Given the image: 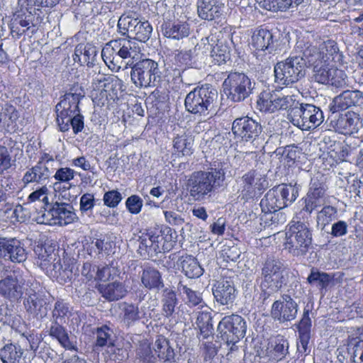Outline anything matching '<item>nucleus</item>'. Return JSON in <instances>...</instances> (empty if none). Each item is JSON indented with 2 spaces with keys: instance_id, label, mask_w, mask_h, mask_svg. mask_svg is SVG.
Returning <instances> with one entry per match:
<instances>
[{
  "instance_id": "de8ad7c7",
  "label": "nucleus",
  "mask_w": 363,
  "mask_h": 363,
  "mask_svg": "<svg viewBox=\"0 0 363 363\" xmlns=\"http://www.w3.org/2000/svg\"><path fill=\"white\" fill-rule=\"evenodd\" d=\"M121 318L127 326L133 325L141 319L139 307L136 304L123 302L120 306Z\"/></svg>"
},
{
  "instance_id": "2eb2a0df",
  "label": "nucleus",
  "mask_w": 363,
  "mask_h": 363,
  "mask_svg": "<svg viewBox=\"0 0 363 363\" xmlns=\"http://www.w3.org/2000/svg\"><path fill=\"white\" fill-rule=\"evenodd\" d=\"M255 82L242 72H230L223 83V91L228 99L240 102L252 93Z\"/></svg>"
},
{
  "instance_id": "49530a36",
  "label": "nucleus",
  "mask_w": 363,
  "mask_h": 363,
  "mask_svg": "<svg viewBox=\"0 0 363 363\" xmlns=\"http://www.w3.org/2000/svg\"><path fill=\"white\" fill-rule=\"evenodd\" d=\"M289 347L288 340L281 335H277L270 342L269 356L274 360L281 361L289 354Z\"/></svg>"
},
{
  "instance_id": "393cba45",
  "label": "nucleus",
  "mask_w": 363,
  "mask_h": 363,
  "mask_svg": "<svg viewBox=\"0 0 363 363\" xmlns=\"http://www.w3.org/2000/svg\"><path fill=\"white\" fill-rule=\"evenodd\" d=\"M21 10L16 11L10 24L11 33L13 38H20L27 31L35 33L33 23L34 16L32 9L28 6H21Z\"/></svg>"
},
{
  "instance_id": "6e6552de",
  "label": "nucleus",
  "mask_w": 363,
  "mask_h": 363,
  "mask_svg": "<svg viewBox=\"0 0 363 363\" xmlns=\"http://www.w3.org/2000/svg\"><path fill=\"white\" fill-rule=\"evenodd\" d=\"M288 225L286 233L285 249L293 256L305 255L312 244V233L303 220L297 218Z\"/></svg>"
},
{
  "instance_id": "4c0bfd02",
  "label": "nucleus",
  "mask_w": 363,
  "mask_h": 363,
  "mask_svg": "<svg viewBox=\"0 0 363 363\" xmlns=\"http://www.w3.org/2000/svg\"><path fill=\"white\" fill-rule=\"evenodd\" d=\"M154 230V252L155 255L169 252L173 247L172 240V230L170 228H155Z\"/></svg>"
},
{
  "instance_id": "c9c22d12",
  "label": "nucleus",
  "mask_w": 363,
  "mask_h": 363,
  "mask_svg": "<svg viewBox=\"0 0 363 363\" xmlns=\"http://www.w3.org/2000/svg\"><path fill=\"white\" fill-rule=\"evenodd\" d=\"M177 265L182 272L189 279L199 278L204 272L197 259L189 255L181 256L177 259Z\"/></svg>"
},
{
  "instance_id": "39448f33",
  "label": "nucleus",
  "mask_w": 363,
  "mask_h": 363,
  "mask_svg": "<svg viewBox=\"0 0 363 363\" xmlns=\"http://www.w3.org/2000/svg\"><path fill=\"white\" fill-rule=\"evenodd\" d=\"M92 86V101L98 106H112L125 90L123 82L113 74H98L94 78Z\"/></svg>"
},
{
  "instance_id": "c756f323",
  "label": "nucleus",
  "mask_w": 363,
  "mask_h": 363,
  "mask_svg": "<svg viewBox=\"0 0 363 363\" xmlns=\"http://www.w3.org/2000/svg\"><path fill=\"white\" fill-rule=\"evenodd\" d=\"M83 247L87 254L94 259H102L105 255H108L112 252L113 243L109 238H85L82 241Z\"/></svg>"
},
{
  "instance_id": "338daca9",
  "label": "nucleus",
  "mask_w": 363,
  "mask_h": 363,
  "mask_svg": "<svg viewBox=\"0 0 363 363\" xmlns=\"http://www.w3.org/2000/svg\"><path fill=\"white\" fill-rule=\"evenodd\" d=\"M48 189L46 185H43L39 189L32 192L28 197L29 202H35L37 201H42L44 208H48L50 205L48 203Z\"/></svg>"
},
{
  "instance_id": "9b49d317",
  "label": "nucleus",
  "mask_w": 363,
  "mask_h": 363,
  "mask_svg": "<svg viewBox=\"0 0 363 363\" xmlns=\"http://www.w3.org/2000/svg\"><path fill=\"white\" fill-rule=\"evenodd\" d=\"M217 97L218 92L212 86H196L186 96L185 108L191 114L206 116L213 108Z\"/></svg>"
},
{
  "instance_id": "052dcab7",
  "label": "nucleus",
  "mask_w": 363,
  "mask_h": 363,
  "mask_svg": "<svg viewBox=\"0 0 363 363\" xmlns=\"http://www.w3.org/2000/svg\"><path fill=\"white\" fill-rule=\"evenodd\" d=\"M139 21L140 23L138 24V26L135 27V29L132 34L133 36V39L135 41L138 40L145 43L151 37L152 26L148 21L143 18H140Z\"/></svg>"
},
{
  "instance_id": "4d7b16f0",
  "label": "nucleus",
  "mask_w": 363,
  "mask_h": 363,
  "mask_svg": "<svg viewBox=\"0 0 363 363\" xmlns=\"http://www.w3.org/2000/svg\"><path fill=\"white\" fill-rule=\"evenodd\" d=\"M153 237V229L147 230L146 233H142V235L139 237L138 251L141 255H147L150 257L155 255Z\"/></svg>"
},
{
  "instance_id": "b1692460",
  "label": "nucleus",
  "mask_w": 363,
  "mask_h": 363,
  "mask_svg": "<svg viewBox=\"0 0 363 363\" xmlns=\"http://www.w3.org/2000/svg\"><path fill=\"white\" fill-rule=\"evenodd\" d=\"M202 41H204V40L202 39ZM205 41L211 43V56L216 64L220 65L230 60L232 42L229 35L219 31L211 34L205 39Z\"/></svg>"
},
{
  "instance_id": "09e8293b",
  "label": "nucleus",
  "mask_w": 363,
  "mask_h": 363,
  "mask_svg": "<svg viewBox=\"0 0 363 363\" xmlns=\"http://www.w3.org/2000/svg\"><path fill=\"white\" fill-rule=\"evenodd\" d=\"M334 277L330 274L320 272L318 269L312 268L310 274L307 278V282L313 286L318 288L321 292L325 290Z\"/></svg>"
},
{
  "instance_id": "0eeeda50",
  "label": "nucleus",
  "mask_w": 363,
  "mask_h": 363,
  "mask_svg": "<svg viewBox=\"0 0 363 363\" xmlns=\"http://www.w3.org/2000/svg\"><path fill=\"white\" fill-rule=\"evenodd\" d=\"M328 190V177L318 172L311 178L308 192L300 201L301 208L297 218L308 220L314 211L324 205Z\"/></svg>"
},
{
  "instance_id": "473e14b6",
  "label": "nucleus",
  "mask_w": 363,
  "mask_h": 363,
  "mask_svg": "<svg viewBox=\"0 0 363 363\" xmlns=\"http://www.w3.org/2000/svg\"><path fill=\"white\" fill-rule=\"evenodd\" d=\"M50 171L45 164L38 161L35 165L28 168L25 172L22 182L25 186L30 183L43 184L48 180Z\"/></svg>"
},
{
  "instance_id": "1a4fd4ad",
  "label": "nucleus",
  "mask_w": 363,
  "mask_h": 363,
  "mask_svg": "<svg viewBox=\"0 0 363 363\" xmlns=\"http://www.w3.org/2000/svg\"><path fill=\"white\" fill-rule=\"evenodd\" d=\"M296 55H291L286 60L279 62L274 66L275 82L279 84H292L305 75L308 60L296 47Z\"/></svg>"
},
{
  "instance_id": "3c124183",
  "label": "nucleus",
  "mask_w": 363,
  "mask_h": 363,
  "mask_svg": "<svg viewBox=\"0 0 363 363\" xmlns=\"http://www.w3.org/2000/svg\"><path fill=\"white\" fill-rule=\"evenodd\" d=\"M71 315L72 308L69 304L61 298L56 300L52 311V322L66 323Z\"/></svg>"
},
{
  "instance_id": "f3484780",
  "label": "nucleus",
  "mask_w": 363,
  "mask_h": 363,
  "mask_svg": "<svg viewBox=\"0 0 363 363\" xmlns=\"http://www.w3.org/2000/svg\"><path fill=\"white\" fill-rule=\"evenodd\" d=\"M218 330L221 339L228 345H231L230 351L232 352L238 349L236 343L245 335L246 322L242 316L237 314L226 315L220 321Z\"/></svg>"
},
{
  "instance_id": "a211bd4d",
  "label": "nucleus",
  "mask_w": 363,
  "mask_h": 363,
  "mask_svg": "<svg viewBox=\"0 0 363 363\" xmlns=\"http://www.w3.org/2000/svg\"><path fill=\"white\" fill-rule=\"evenodd\" d=\"M250 45L257 60L264 66H268L274 51L273 34L266 28L257 29L251 37Z\"/></svg>"
},
{
  "instance_id": "72a5a7b5",
  "label": "nucleus",
  "mask_w": 363,
  "mask_h": 363,
  "mask_svg": "<svg viewBox=\"0 0 363 363\" xmlns=\"http://www.w3.org/2000/svg\"><path fill=\"white\" fill-rule=\"evenodd\" d=\"M97 53L98 50L96 46L90 43H79L75 47L72 58L74 62H77L80 65L92 67L94 65Z\"/></svg>"
},
{
  "instance_id": "f03ea898",
  "label": "nucleus",
  "mask_w": 363,
  "mask_h": 363,
  "mask_svg": "<svg viewBox=\"0 0 363 363\" xmlns=\"http://www.w3.org/2000/svg\"><path fill=\"white\" fill-rule=\"evenodd\" d=\"M297 195L291 186L282 184L269 190L260 201L262 218L266 223L270 220L269 224L277 222L275 213L288 206L296 199Z\"/></svg>"
},
{
  "instance_id": "774afa93",
  "label": "nucleus",
  "mask_w": 363,
  "mask_h": 363,
  "mask_svg": "<svg viewBox=\"0 0 363 363\" xmlns=\"http://www.w3.org/2000/svg\"><path fill=\"white\" fill-rule=\"evenodd\" d=\"M143 205V199L136 194L131 195L125 201V207L132 214H138Z\"/></svg>"
},
{
  "instance_id": "dca6fc26",
  "label": "nucleus",
  "mask_w": 363,
  "mask_h": 363,
  "mask_svg": "<svg viewBox=\"0 0 363 363\" xmlns=\"http://www.w3.org/2000/svg\"><path fill=\"white\" fill-rule=\"evenodd\" d=\"M130 79L136 87L146 89L154 87L160 77L158 64L151 59H143L131 67Z\"/></svg>"
},
{
  "instance_id": "5fc2aeb1",
  "label": "nucleus",
  "mask_w": 363,
  "mask_h": 363,
  "mask_svg": "<svg viewBox=\"0 0 363 363\" xmlns=\"http://www.w3.org/2000/svg\"><path fill=\"white\" fill-rule=\"evenodd\" d=\"M140 18L135 17L130 13L121 15L117 24L118 32L122 35H127L128 37L129 34L132 35L135 27L138 26V24L140 23Z\"/></svg>"
},
{
  "instance_id": "6ab92c4d",
  "label": "nucleus",
  "mask_w": 363,
  "mask_h": 363,
  "mask_svg": "<svg viewBox=\"0 0 363 363\" xmlns=\"http://www.w3.org/2000/svg\"><path fill=\"white\" fill-rule=\"evenodd\" d=\"M28 287V281L10 272L0 279V297L10 303H19Z\"/></svg>"
},
{
  "instance_id": "9d476101",
  "label": "nucleus",
  "mask_w": 363,
  "mask_h": 363,
  "mask_svg": "<svg viewBox=\"0 0 363 363\" xmlns=\"http://www.w3.org/2000/svg\"><path fill=\"white\" fill-rule=\"evenodd\" d=\"M310 55V52H306L308 65L313 67L312 79L314 82L337 88L342 87L347 84V75L343 70L337 67L338 64L317 61L315 57L318 55Z\"/></svg>"
},
{
  "instance_id": "4be33fe9",
  "label": "nucleus",
  "mask_w": 363,
  "mask_h": 363,
  "mask_svg": "<svg viewBox=\"0 0 363 363\" xmlns=\"http://www.w3.org/2000/svg\"><path fill=\"white\" fill-rule=\"evenodd\" d=\"M83 97L84 92L81 86L77 85L72 87L55 106L57 123L79 113V104Z\"/></svg>"
},
{
  "instance_id": "f8f14e48",
  "label": "nucleus",
  "mask_w": 363,
  "mask_h": 363,
  "mask_svg": "<svg viewBox=\"0 0 363 363\" xmlns=\"http://www.w3.org/2000/svg\"><path fill=\"white\" fill-rule=\"evenodd\" d=\"M318 43V45H313L309 42L300 40L296 43V48L300 50L305 57H306L307 52H310V55H318L315 57L317 61L342 65L343 56L335 40L328 39L320 41Z\"/></svg>"
},
{
  "instance_id": "8fccbe9b",
  "label": "nucleus",
  "mask_w": 363,
  "mask_h": 363,
  "mask_svg": "<svg viewBox=\"0 0 363 363\" xmlns=\"http://www.w3.org/2000/svg\"><path fill=\"white\" fill-rule=\"evenodd\" d=\"M162 315L166 318L173 315L176 307L179 303L176 292L170 289L166 288L162 295Z\"/></svg>"
},
{
  "instance_id": "e2e57ef3",
  "label": "nucleus",
  "mask_w": 363,
  "mask_h": 363,
  "mask_svg": "<svg viewBox=\"0 0 363 363\" xmlns=\"http://www.w3.org/2000/svg\"><path fill=\"white\" fill-rule=\"evenodd\" d=\"M177 291L181 294H185L187 299V303L189 306H199L203 307V302L200 294L195 291L191 290L186 285H184L182 281H179L177 286Z\"/></svg>"
},
{
  "instance_id": "13d9d810",
  "label": "nucleus",
  "mask_w": 363,
  "mask_h": 363,
  "mask_svg": "<svg viewBox=\"0 0 363 363\" xmlns=\"http://www.w3.org/2000/svg\"><path fill=\"white\" fill-rule=\"evenodd\" d=\"M23 350L19 345L9 343L0 350V356L6 363H17L21 359Z\"/></svg>"
},
{
  "instance_id": "0e129e2a",
  "label": "nucleus",
  "mask_w": 363,
  "mask_h": 363,
  "mask_svg": "<svg viewBox=\"0 0 363 363\" xmlns=\"http://www.w3.org/2000/svg\"><path fill=\"white\" fill-rule=\"evenodd\" d=\"M111 330L106 325H103L97 328L95 335L96 342L95 348L103 347L104 346H113V340H111Z\"/></svg>"
},
{
  "instance_id": "e433bc0d",
  "label": "nucleus",
  "mask_w": 363,
  "mask_h": 363,
  "mask_svg": "<svg viewBox=\"0 0 363 363\" xmlns=\"http://www.w3.org/2000/svg\"><path fill=\"white\" fill-rule=\"evenodd\" d=\"M162 34L169 38L181 40L189 36L190 26L187 22L174 21L165 22L161 26Z\"/></svg>"
},
{
  "instance_id": "603ef678",
  "label": "nucleus",
  "mask_w": 363,
  "mask_h": 363,
  "mask_svg": "<svg viewBox=\"0 0 363 363\" xmlns=\"http://www.w3.org/2000/svg\"><path fill=\"white\" fill-rule=\"evenodd\" d=\"M303 2V0H260L259 4L268 11H286L291 7L296 6Z\"/></svg>"
},
{
  "instance_id": "79ce46f5",
  "label": "nucleus",
  "mask_w": 363,
  "mask_h": 363,
  "mask_svg": "<svg viewBox=\"0 0 363 363\" xmlns=\"http://www.w3.org/2000/svg\"><path fill=\"white\" fill-rule=\"evenodd\" d=\"M141 282L150 290H160L164 286L161 273L152 267H144L141 274Z\"/></svg>"
},
{
  "instance_id": "bb28decb",
  "label": "nucleus",
  "mask_w": 363,
  "mask_h": 363,
  "mask_svg": "<svg viewBox=\"0 0 363 363\" xmlns=\"http://www.w3.org/2000/svg\"><path fill=\"white\" fill-rule=\"evenodd\" d=\"M215 301L220 306L233 305L238 291L233 280L230 277H223L216 281L212 286Z\"/></svg>"
},
{
  "instance_id": "37998d69",
  "label": "nucleus",
  "mask_w": 363,
  "mask_h": 363,
  "mask_svg": "<svg viewBox=\"0 0 363 363\" xmlns=\"http://www.w3.org/2000/svg\"><path fill=\"white\" fill-rule=\"evenodd\" d=\"M173 148L178 155L187 156L193 153L194 140L189 133L183 130L173 138Z\"/></svg>"
},
{
  "instance_id": "ddd939ff",
  "label": "nucleus",
  "mask_w": 363,
  "mask_h": 363,
  "mask_svg": "<svg viewBox=\"0 0 363 363\" xmlns=\"http://www.w3.org/2000/svg\"><path fill=\"white\" fill-rule=\"evenodd\" d=\"M77 218L70 203L56 202L41 210L35 219L39 224L63 226L74 223Z\"/></svg>"
},
{
  "instance_id": "cd10ccee",
  "label": "nucleus",
  "mask_w": 363,
  "mask_h": 363,
  "mask_svg": "<svg viewBox=\"0 0 363 363\" xmlns=\"http://www.w3.org/2000/svg\"><path fill=\"white\" fill-rule=\"evenodd\" d=\"M0 257L14 263H21L26 260L27 252L19 240L0 238Z\"/></svg>"
},
{
  "instance_id": "bf43d9fd",
  "label": "nucleus",
  "mask_w": 363,
  "mask_h": 363,
  "mask_svg": "<svg viewBox=\"0 0 363 363\" xmlns=\"http://www.w3.org/2000/svg\"><path fill=\"white\" fill-rule=\"evenodd\" d=\"M33 251L36 264L41 268H48L52 260V248H47L43 244H38L35 245Z\"/></svg>"
},
{
  "instance_id": "412c9836",
  "label": "nucleus",
  "mask_w": 363,
  "mask_h": 363,
  "mask_svg": "<svg viewBox=\"0 0 363 363\" xmlns=\"http://www.w3.org/2000/svg\"><path fill=\"white\" fill-rule=\"evenodd\" d=\"M239 197L242 200L248 201L262 191L267 187L268 182L266 177L256 170H250L244 174L240 180Z\"/></svg>"
},
{
  "instance_id": "2f4dec72",
  "label": "nucleus",
  "mask_w": 363,
  "mask_h": 363,
  "mask_svg": "<svg viewBox=\"0 0 363 363\" xmlns=\"http://www.w3.org/2000/svg\"><path fill=\"white\" fill-rule=\"evenodd\" d=\"M224 4L219 0H198L197 12L203 20L213 21L218 18L223 13Z\"/></svg>"
},
{
  "instance_id": "423d86ee",
  "label": "nucleus",
  "mask_w": 363,
  "mask_h": 363,
  "mask_svg": "<svg viewBox=\"0 0 363 363\" xmlns=\"http://www.w3.org/2000/svg\"><path fill=\"white\" fill-rule=\"evenodd\" d=\"M23 299L28 314L36 320H42L50 309L52 297L39 281L28 280Z\"/></svg>"
},
{
  "instance_id": "aec40b11",
  "label": "nucleus",
  "mask_w": 363,
  "mask_h": 363,
  "mask_svg": "<svg viewBox=\"0 0 363 363\" xmlns=\"http://www.w3.org/2000/svg\"><path fill=\"white\" fill-rule=\"evenodd\" d=\"M257 105L261 111L274 112L278 110H288L289 113L291 108L298 105V101L292 96L267 89L259 94Z\"/></svg>"
},
{
  "instance_id": "c03bdc74",
  "label": "nucleus",
  "mask_w": 363,
  "mask_h": 363,
  "mask_svg": "<svg viewBox=\"0 0 363 363\" xmlns=\"http://www.w3.org/2000/svg\"><path fill=\"white\" fill-rule=\"evenodd\" d=\"M196 50V46L193 50L177 51L172 55V62L176 68H178L179 74L181 71L184 72L195 65Z\"/></svg>"
},
{
  "instance_id": "c85d7f7f",
  "label": "nucleus",
  "mask_w": 363,
  "mask_h": 363,
  "mask_svg": "<svg viewBox=\"0 0 363 363\" xmlns=\"http://www.w3.org/2000/svg\"><path fill=\"white\" fill-rule=\"evenodd\" d=\"M363 104V94L359 90H346L335 96L330 104V111L337 113L346 110L352 106H359Z\"/></svg>"
},
{
  "instance_id": "864d4df0",
  "label": "nucleus",
  "mask_w": 363,
  "mask_h": 363,
  "mask_svg": "<svg viewBox=\"0 0 363 363\" xmlns=\"http://www.w3.org/2000/svg\"><path fill=\"white\" fill-rule=\"evenodd\" d=\"M135 357L140 363H157V357L154 354L150 343L143 339L138 342L135 350Z\"/></svg>"
},
{
  "instance_id": "5701e85b",
  "label": "nucleus",
  "mask_w": 363,
  "mask_h": 363,
  "mask_svg": "<svg viewBox=\"0 0 363 363\" xmlns=\"http://www.w3.org/2000/svg\"><path fill=\"white\" fill-rule=\"evenodd\" d=\"M298 311V305L289 294H283L275 301L271 307V317L279 323H285L294 320Z\"/></svg>"
},
{
  "instance_id": "680f3d73",
  "label": "nucleus",
  "mask_w": 363,
  "mask_h": 363,
  "mask_svg": "<svg viewBox=\"0 0 363 363\" xmlns=\"http://www.w3.org/2000/svg\"><path fill=\"white\" fill-rule=\"evenodd\" d=\"M337 218V208L330 205H325L318 212L316 220L318 225L325 227Z\"/></svg>"
},
{
  "instance_id": "a878e982",
  "label": "nucleus",
  "mask_w": 363,
  "mask_h": 363,
  "mask_svg": "<svg viewBox=\"0 0 363 363\" xmlns=\"http://www.w3.org/2000/svg\"><path fill=\"white\" fill-rule=\"evenodd\" d=\"M235 137L243 141L255 140L262 133V126L248 116L236 118L232 125Z\"/></svg>"
},
{
  "instance_id": "58836bf2",
  "label": "nucleus",
  "mask_w": 363,
  "mask_h": 363,
  "mask_svg": "<svg viewBox=\"0 0 363 363\" xmlns=\"http://www.w3.org/2000/svg\"><path fill=\"white\" fill-rule=\"evenodd\" d=\"M64 323L52 322L49 330V335L52 339L56 340L60 346L65 350L76 351L77 348L70 340L67 330L62 326Z\"/></svg>"
},
{
  "instance_id": "a18cd8bd",
  "label": "nucleus",
  "mask_w": 363,
  "mask_h": 363,
  "mask_svg": "<svg viewBox=\"0 0 363 363\" xmlns=\"http://www.w3.org/2000/svg\"><path fill=\"white\" fill-rule=\"evenodd\" d=\"M347 350L353 358L352 363H363V335L359 333L350 335Z\"/></svg>"
},
{
  "instance_id": "20e7f679",
  "label": "nucleus",
  "mask_w": 363,
  "mask_h": 363,
  "mask_svg": "<svg viewBox=\"0 0 363 363\" xmlns=\"http://www.w3.org/2000/svg\"><path fill=\"white\" fill-rule=\"evenodd\" d=\"M282 264L273 259H267L262 265L257 277V282L262 291L264 301L279 291L286 284Z\"/></svg>"
},
{
  "instance_id": "4468645a",
  "label": "nucleus",
  "mask_w": 363,
  "mask_h": 363,
  "mask_svg": "<svg viewBox=\"0 0 363 363\" xmlns=\"http://www.w3.org/2000/svg\"><path fill=\"white\" fill-rule=\"evenodd\" d=\"M288 119L302 130H310L320 125L324 121L323 111L319 107L311 104L298 101L288 113Z\"/></svg>"
},
{
  "instance_id": "6e6d98bb",
  "label": "nucleus",
  "mask_w": 363,
  "mask_h": 363,
  "mask_svg": "<svg viewBox=\"0 0 363 363\" xmlns=\"http://www.w3.org/2000/svg\"><path fill=\"white\" fill-rule=\"evenodd\" d=\"M57 125L60 130L62 132L68 131L70 126H72L74 134L77 135L84 129V116L80 113H78L72 117L61 121Z\"/></svg>"
},
{
  "instance_id": "7c9ffc66",
  "label": "nucleus",
  "mask_w": 363,
  "mask_h": 363,
  "mask_svg": "<svg viewBox=\"0 0 363 363\" xmlns=\"http://www.w3.org/2000/svg\"><path fill=\"white\" fill-rule=\"evenodd\" d=\"M20 117L16 108L8 103H0V131L14 132Z\"/></svg>"
},
{
  "instance_id": "7ed1b4c3",
  "label": "nucleus",
  "mask_w": 363,
  "mask_h": 363,
  "mask_svg": "<svg viewBox=\"0 0 363 363\" xmlns=\"http://www.w3.org/2000/svg\"><path fill=\"white\" fill-rule=\"evenodd\" d=\"M140 51L138 43L132 38H118L105 44L101 50V57L111 71L118 72L121 68L118 58L138 59Z\"/></svg>"
},
{
  "instance_id": "f704fd0d",
  "label": "nucleus",
  "mask_w": 363,
  "mask_h": 363,
  "mask_svg": "<svg viewBox=\"0 0 363 363\" xmlns=\"http://www.w3.org/2000/svg\"><path fill=\"white\" fill-rule=\"evenodd\" d=\"M157 363H175V352L169 341L163 336H159L153 345Z\"/></svg>"
},
{
  "instance_id": "69168bd1",
  "label": "nucleus",
  "mask_w": 363,
  "mask_h": 363,
  "mask_svg": "<svg viewBox=\"0 0 363 363\" xmlns=\"http://www.w3.org/2000/svg\"><path fill=\"white\" fill-rule=\"evenodd\" d=\"M11 150L6 146L0 144V174L9 170L13 165Z\"/></svg>"
},
{
  "instance_id": "a19ab883",
  "label": "nucleus",
  "mask_w": 363,
  "mask_h": 363,
  "mask_svg": "<svg viewBox=\"0 0 363 363\" xmlns=\"http://www.w3.org/2000/svg\"><path fill=\"white\" fill-rule=\"evenodd\" d=\"M98 290L101 296L109 301H118L123 298L128 292L125 285L120 281L99 284Z\"/></svg>"
},
{
  "instance_id": "ea45409f",
  "label": "nucleus",
  "mask_w": 363,
  "mask_h": 363,
  "mask_svg": "<svg viewBox=\"0 0 363 363\" xmlns=\"http://www.w3.org/2000/svg\"><path fill=\"white\" fill-rule=\"evenodd\" d=\"M336 125L341 133H352L357 132L361 125L360 117L354 111H347L339 117Z\"/></svg>"
},
{
  "instance_id": "f257e3e1",
  "label": "nucleus",
  "mask_w": 363,
  "mask_h": 363,
  "mask_svg": "<svg viewBox=\"0 0 363 363\" xmlns=\"http://www.w3.org/2000/svg\"><path fill=\"white\" fill-rule=\"evenodd\" d=\"M227 164L214 161L206 170L193 172L187 181L189 196L195 201H202L223 186L225 179Z\"/></svg>"
}]
</instances>
